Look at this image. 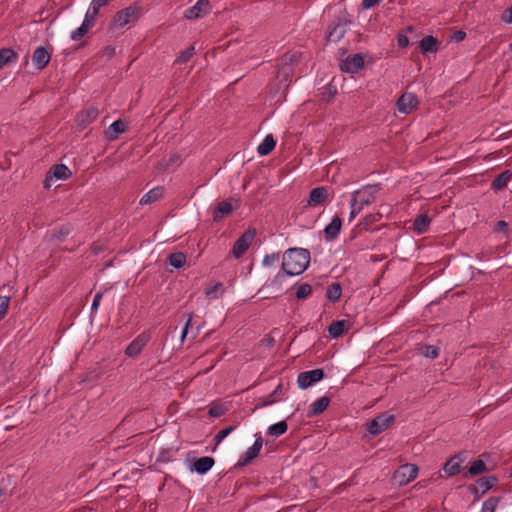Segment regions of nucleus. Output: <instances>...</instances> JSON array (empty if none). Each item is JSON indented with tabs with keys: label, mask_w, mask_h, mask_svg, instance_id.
Here are the masks:
<instances>
[{
	"label": "nucleus",
	"mask_w": 512,
	"mask_h": 512,
	"mask_svg": "<svg viewBox=\"0 0 512 512\" xmlns=\"http://www.w3.org/2000/svg\"><path fill=\"white\" fill-rule=\"evenodd\" d=\"M397 109L400 113L409 114L418 105V98L414 93H403L397 100Z\"/></svg>",
	"instance_id": "nucleus-15"
},
{
	"label": "nucleus",
	"mask_w": 512,
	"mask_h": 512,
	"mask_svg": "<svg viewBox=\"0 0 512 512\" xmlns=\"http://www.w3.org/2000/svg\"><path fill=\"white\" fill-rule=\"evenodd\" d=\"M378 191L379 187L377 185H366L353 192L351 202H358L362 207L370 205L375 201Z\"/></svg>",
	"instance_id": "nucleus-4"
},
{
	"label": "nucleus",
	"mask_w": 512,
	"mask_h": 512,
	"mask_svg": "<svg viewBox=\"0 0 512 512\" xmlns=\"http://www.w3.org/2000/svg\"><path fill=\"white\" fill-rule=\"evenodd\" d=\"M364 57L362 54L357 53L352 56H348L345 60L340 63V70L345 73H357L364 67Z\"/></svg>",
	"instance_id": "nucleus-12"
},
{
	"label": "nucleus",
	"mask_w": 512,
	"mask_h": 512,
	"mask_svg": "<svg viewBox=\"0 0 512 512\" xmlns=\"http://www.w3.org/2000/svg\"><path fill=\"white\" fill-rule=\"evenodd\" d=\"M511 173L507 170L495 177V179L492 181V188L500 190L507 186L508 180L511 178Z\"/></svg>",
	"instance_id": "nucleus-37"
},
{
	"label": "nucleus",
	"mask_w": 512,
	"mask_h": 512,
	"mask_svg": "<svg viewBox=\"0 0 512 512\" xmlns=\"http://www.w3.org/2000/svg\"><path fill=\"white\" fill-rule=\"evenodd\" d=\"M382 0H362V7L363 9H370L374 6L378 5Z\"/></svg>",
	"instance_id": "nucleus-56"
},
{
	"label": "nucleus",
	"mask_w": 512,
	"mask_h": 512,
	"mask_svg": "<svg viewBox=\"0 0 512 512\" xmlns=\"http://www.w3.org/2000/svg\"><path fill=\"white\" fill-rule=\"evenodd\" d=\"M89 29L88 20H83L81 26L71 33V39L73 41H79L88 33Z\"/></svg>",
	"instance_id": "nucleus-41"
},
{
	"label": "nucleus",
	"mask_w": 512,
	"mask_h": 512,
	"mask_svg": "<svg viewBox=\"0 0 512 512\" xmlns=\"http://www.w3.org/2000/svg\"><path fill=\"white\" fill-rule=\"evenodd\" d=\"M329 196L328 188L325 186H319L313 188L309 193L307 205L309 207H316L323 204Z\"/></svg>",
	"instance_id": "nucleus-18"
},
{
	"label": "nucleus",
	"mask_w": 512,
	"mask_h": 512,
	"mask_svg": "<svg viewBox=\"0 0 512 512\" xmlns=\"http://www.w3.org/2000/svg\"><path fill=\"white\" fill-rule=\"evenodd\" d=\"M288 430L286 421H279L271 426L267 430V434L273 437H279L285 434Z\"/></svg>",
	"instance_id": "nucleus-36"
},
{
	"label": "nucleus",
	"mask_w": 512,
	"mask_h": 512,
	"mask_svg": "<svg viewBox=\"0 0 512 512\" xmlns=\"http://www.w3.org/2000/svg\"><path fill=\"white\" fill-rule=\"evenodd\" d=\"M350 205H351V211H350V215H349V221L351 222L356 217V215H358L360 213V211L363 209V207L361 205H359L358 202L350 201Z\"/></svg>",
	"instance_id": "nucleus-51"
},
{
	"label": "nucleus",
	"mask_w": 512,
	"mask_h": 512,
	"mask_svg": "<svg viewBox=\"0 0 512 512\" xmlns=\"http://www.w3.org/2000/svg\"><path fill=\"white\" fill-rule=\"evenodd\" d=\"M464 457L461 453L454 455L443 466V471L448 477H452L460 473L461 463L464 461Z\"/></svg>",
	"instance_id": "nucleus-22"
},
{
	"label": "nucleus",
	"mask_w": 512,
	"mask_h": 512,
	"mask_svg": "<svg viewBox=\"0 0 512 512\" xmlns=\"http://www.w3.org/2000/svg\"><path fill=\"white\" fill-rule=\"evenodd\" d=\"M126 129V124L122 120H116L104 131L105 138L108 141H114L120 134L124 133Z\"/></svg>",
	"instance_id": "nucleus-25"
},
{
	"label": "nucleus",
	"mask_w": 512,
	"mask_h": 512,
	"mask_svg": "<svg viewBox=\"0 0 512 512\" xmlns=\"http://www.w3.org/2000/svg\"><path fill=\"white\" fill-rule=\"evenodd\" d=\"M263 446V438L261 435H256L255 442L248 448V450L239 458L235 467H244L252 462L253 459L258 457Z\"/></svg>",
	"instance_id": "nucleus-10"
},
{
	"label": "nucleus",
	"mask_w": 512,
	"mask_h": 512,
	"mask_svg": "<svg viewBox=\"0 0 512 512\" xmlns=\"http://www.w3.org/2000/svg\"><path fill=\"white\" fill-rule=\"evenodd\" d=\"M256 235L255 229H248L235 242L231 253L235 258H240L250 247Z\"/></svg>",
	"instance_id": "nucleus-8"
},
{
	"label": "nucleus",
	"mask_w": 512,
	"mask_h": 512,
	"mask_svg": "<svg viewBox=\"0 0 512 512\" xmlns=\"http://www.w3.org/2000/svg\"><path fill=\"white\" fill-rule=\"evenodd\" d=\"M430 223L431 219L427 214H420L413 222V231L417 234H423L429 229Z\"/></svg>",
	"instance_id": "nucleus-28"
},
{
	"label": "nucleus",
	"mask_w": 512,
	"mask_h": 512,
	"mask_svg": "<svg viewBox=\"0 0 512 512\" xmlns=\"http://www.w3.org/2000/svg\"><path fill=\"white\" fill-rule=\"evenodd\" d=\"M191 321H192V314H189L188 316V319L185 323V326L182 330V333H181V340L184 341V339L186 338V336L188 335V330H189V327L191 325Z\"/></svg>",
	"instance_id": "nucleus-57"
},
{
	"label": "nucleus",
	"mask_w": 512,
	"mask_h": 512,
	"mask_svg": "<svg viewBox=\"0 0 512 512\" xmlns=\"http://www.w3.org/2000/svg\"><path fill=\"white\" fill-rule=\"evenodd\" d=\"M194 51H195L194 46L193 45L189 46L188 48H186L184 51L181 52V54L177 57L175 62L178 64H183V63L188 62L194 55Z\"/></svg>",
	"instance_id": "nucleus-44"
},
{
	"label": "nucleus",
	"mask_w": 512,
	"mask_h": 512,
	"mask_svg": "<svg viewBox=\"0 0 512 512\" xmlns=\"http://www.w3.org/2000/svg\"><path fill=\"white\" fill-rule=\"evenodd\" d=\"M150 336L146 333L139 334L125 349V355L136 358L149 342Z\"/></svg>",
	"instance_id": "nucleus-14"
},
{
	"label": "nucleus",
	"mask_w": 512,
	"mask_h": 512,
	"mask_svg": "<svg viewBox=\"0 0 512 512\" xmlns=\"http://www.w3.org/2000/svg\"><path fill=\"white\" fill-rule=\"evenodd\" d=\"M418 466L412 463L401 465L393 475L394 480L400 485H406L417 477Z\"/></svg>",
	"instance_id": "nucleus-7"
},
{
	"label": "nucleus",
	"mask_w": 512,
	"mask_h": 512,
	"mask_svg": "<svg viewBox=\"0 0 512 512\" xmlns=\"http://www.w3.org/2000/svg\"><path fill=\"white\" fill-rule=\"evenodd\" d=\"M227 412V408L223 404H216L209 408L208 415L210 417H221Z\"/></svg>",
	"instance_id": "nucleus-46"
},
{
	"label": "nucleus",
	"mask_w": 512,
	"mask_h": 512,
	"mask_svg": "<svg viewBox=\"0 0 512 512\" xmlns=\"http://www.w3.org/2000/svg\"><path fill=\"white\" fill-rule=\"evenodd\" d=\"M10 298L0 296V321L5 317L9 308Z\"/></svg>",
	"instance_id": "nucleus-48"
},
{
	"label": "nucleus",
	"mask_w": 512,
	"mask_h": 512,
	"mask_svg": "<svg viewBox=\"0 0 512 512\" xmlns=\"http://www.w3.org/2000/svg\"><path fill=\"white\" fill-rule=\"evenodd\" d=\"M439 41L432 35L424 36L419 42L420 51L425 53H433L438 50Z\"/></svg>",
	"instance_id": "nucleus-26"
},
{
	"label": "nucleus",
	"mask_w": 512,
	"mask_h": 512,
	"mask_svg": "<svg viewBox=\"0 0 512 512\" xmlns=\"http://www.w3.org/2000/svg\"><path fill=\"white\" fill-rule=\"evenodd\" d=\"M103 294L104 292L103 291H100V292H97L94 296V299L92 301V304H91V313H96L98 308H99V305H100V301L103 297Z\"/></svg>",
	"instance_id": "nucleus-52"
},
{
	"label": "nucleus",
	"mask_w": 512,
	"mask_h": 512,
	"mask_svg": "<svg viewBox=\"0 0 512 512\" xmlns=\"http://www.w3.org/2000/svg\"><path fill=\"white\" fill-rule=\"evenodd\" d=\"M336 94H337V88L332 84H328L325 87V91L323 92L322 95H323V99L329 102Z\"/></svg>",
	"instance_id": "nucleus-49"
},
{
	"label": "nucleus",
	"mask_w": 512,
	"mask_h": 512,
	"mask_svg": "<svg viewBox=\"0 0 512 512\" xmlns=\"http://www.w3.org/2000/svg\"><path fill=\"white\" fill-rule=\"evenodd\" d=\"M276 146V140L273 135H267L264 140L259 144L257 152L261 156L269 155Z\"/></svg>",
	"instance_id": "nucleus-29"
},
{
	"label": "nucleus",
	"mask_w": 512,
	"mask_h": 512,
	"mask_svg": "<svg viewBox=\"0 0 512 512\" xmlns=\"http://www.w3.org/2000/svg\"><path fill=\"white\" fill-rule=\"evenodd\" d=\"M164 194V187L158 186L150 191H148L143 197L140 199L141 205H147L150 204L158 199H160Z\"/></svg>",
	"instance_id": "nucleus-30"
},
{
	"label": "nucleus",
	"mask_w": 512,
	"mask_h": 512,
	"mask_svg": "<svg viewBox=\"0 0 512 512\" xmlns=\"http://www.w3.org/2000/svg\"><path fill=\"white\" fill-rule=\"evenodd\" d=\"M420 350L422 355L430 359H435L439 355V348L434 345H424Z\"/></svg>",
	"instance_id": "nucleus-43"
},
{
	"label": "nucleus",
	"mask_w": 512,
	"mask_h": 512,
	"mask_svg": "<svg viewBox=\"0 0 512 512\" xmlns=\"http://www.w3.org/2000/svg\"><path fill=\"white\" fill-rule=\"evenodd\" d=\"M103 52L108 57H113L115 55V47H113V46H106L104 48Z\"/></svg>",
	"instance_id": "nucleus-63"
},
{
	"label": "nucleus",
	"mask_w": 512,
	"mask_h": 512,
	"mask_svg": "<svg viewBox=\"0 0 512 512\" xmlns=\"http://www.w3.org/2000/svg\"><path fill=\"white\" fill-rule=\"evenodd\" d=\"M88 14L92 15V16H95L97 17L98 16V13H99V8L97 6H95L92 2H91V5L87 11Z\"/></svg>",
	"instance_id": "nucleus-61"
},
{
	"label": "nucleus",
	"mask_w": 512,
	"mask_h": 512,
	"mask_svg": "<svg viewBox=\"0 0 512 512\" xmlns=\"http://www.w3.org/2000/svg\"><path fill=\"white\" fill-rule=\"evenodd\" d=\"M51 54L45 46H39L32 55V62L38 70H43L50 62Z\"/></svg>",
	"instance_id": "nucleus-17"
},
{
	"label": "nucleus",
	"mask_w": 512,
	"mask_h": 512,
	"mask_svg": "<svg viewBox=\"0 0 512 512\" xmlns=\"http://www.w3.org/2000/svg\"><path fill=\"white\" fill-rule=\"evenodd\" d=\"M278 260H279V253H272V254L265 255L262 263L264 266H270V265H273Z\"/></svg>",
	"instance_id": "nucleus-50"
},
{
	"label": "nucleus",
	"mask_w": 512,
	"mask_h": 512,
	"mask_svg": "<svg viewBox=\"0 0 512 512\" xmlns=\"http://www.w3.org/2000/svg\"><path fill=\"white\" fill-rule=\"evenodd\" d=\"M498 482V478L495 475H491L488 477L479 478L476 485H469L468 490L471 494L474 495V500H478L482 495H484L488 490L493 488L495 484Z\"/></svg>",
	"instance_id": "nucleus-9"
},
{
	"label": "nucleus",
	"mask_w": 512,
	"mask_h": 512,
	"mask_svg": "<svg viewBox=\"0 0 512 512\" xmlns=\"http://www.w3.org/2000/svg\"><path fill=\"white\" fill-rule=\"evenodd\" d=\"M99 111L95 107H89L76 116V125L79 130L85 129L98 117Z\"/></svg>",
	"instance_id": "nucleus-16"
},
{
	"label": "nucleus",
	"mask_w": 512,
	"mask_h": 512,
	"mask_svg": "<svg viewBox=\"0 0 512 512\" xmlns=\"http://www.w3.org/2000/svg\"><path fill=\"white\" fill-rule=\"evenodd\" d=\"M508 230V223L504 220H500L495 225V231L496 232H503L506 233Z\"/></svg>",
	"instance_id": "nucleus-55"
},
{
	"label": "nucleus",
	"mask_w": 512,
	"mask_h": 512,
	"mask_svg": "<svg viewBox=\"0 0 512 512\" xmlns=\"http://www.w3.org/2000/svg\"><path fill=\"white\" fill-rule=\"evenodd\" d=\"M466 38V32L462 30L455 31L452 36L451 40H454L456 42H460Z\"/></svg>",
	"instance_id": "nucleus-54"
},
{
	"label": "nucleus",
	"mask_w": 512,
	"mask_h": 512,
	"mask_svg": "<svg viewBox=\"0 0 512 512\" xmlns=\"http://www.w3.org/2000/svg\"><path fill=\"white\" fill-rule=\"evenodd\" d=\"M488 471L485 462L481 459L474 461L468 469L467 474L470 476H477L481 473Z\"/></svg>",
	"instance_id": "nucleus-38"
},
{
	"label": "nucleus",
	"mask_w": 512,
	"mask_h": 512,
	"mask_svg": "<svg viewBox=\"0 0 512 512\" xmlns=\"http://www.w3.org/2000/svg\"><path fill=\"white\" fill-rule=\"evenodd\" d=\"M18 58V54L12 48H1L0 49V69L5 65L15 62Z\"/></svg>",
	"instance_id": "nucleus-31"
},
{
	"label": "nucleus",
	"mask_w": 512,
	"mask_h": 512,
	"mask_svg": "<svg viewBox=\"0 0 512 512\" xmlns=\"http://www.w3.org/2000/svg\"><path fill=\"white\" fill-rule=\"evenodd\" d=\"M141 14V7L138 5H130L118 12L113 17L110 29L123 28L125 25L138 20Z\"/></svg>",
	"instance_id": "nucleus-2"
},
{
	"label": "nucleus",
	"mask_w": 512,
	"mask_h": 512,
	"mask_svg": "<svg viewBox=\"0 0 512 512\" xmlns=\"http://www.w3.org/2000/svg\"><path fill=\"white\" fill-rule=\"evenodd\" d=\"M329 403L330 398L328 396L320 397L312 404H310L307 411V417H315L322 414L329 406Z\"/></svg>",
	"instance_id": "nucleus-24"
},
{
	"label": "nucleus",
	"mask_w": 512,
	"mask_h": 512,
	"mask_svg": "<svg viewBox=\"0 0 512 512\" xmlns=\"http://www.w3.org/2000/svg\"><path fill=\"white\" fill-rule=\"evenodd\" d=\"M325 378V372L322 368L304 371L298 374L297 383L300 389H308L315 383Z\"/></svg>",
	"instance_id": "nucleus-6"
},
{
	"label": "nucleus",
	"mask_w": 512,
	"mask_h": 512,
	"mask_svg": "<svg viewBox=\"0 0 512 512\" xmlns=\"http://www.w3.org/2000/svg\"><path fill=\"white\" fill-rule=\"evenodd\" d=\"M186 259H187L186 255L183 252H175V253H171L168 256V263L172 267H174L176 269H180L185 265Z\"/></svg>",
	"instance_id": "nucleus-35"
},
{
	"label": "nucleus",
	"mask_w": 512,
	"mask_h": 512,
	"mask_svg": "<svg viewBox=\"0 0 512 512\" xmlns=\"http://www.w3.org/2000/svg\"><path fill=\"white\" fill-rule=\"evenodd\" d=\"M88 14L92 15V16H95L97 17L98 16V13H99V8L97 6H95L92 2H91V5L87 11Z\"/></svg>",
	"instance_id": "nucleus-60"
},
{
	"label": "nucleus",
	"mask_w": 512,
	"mask_h": 512,
	"mask_svg": "<svg viewBox=\"0 0 512 512\" xmlns=\"http://www.w3.org/2000/svg\"><path fill=\"white\" fill-rule=\"evenodd\" d=\"M397 41H398V46L401 47V48H406L410 44L408 37L406 35H403V34H400L398 36Z\"/></svg>",
	"instance_id": "nucleus-58"
},
{
	"label": "nucleus",
	"mask_w": 512,
	"mask_h": 512,
	"mask_svg": "<svg viewBox=\"0 0 512 512\" xmlns=\"http://www.w3.org/2000/svg\"><path fill=\"white\" fill-rule=\"evenodd\" d=\"M84 20H88V27L91 28L95 25L96 17L86 13Z\"/></svg>",
	"instance_id": "nucleus-62"
},
{
	"label": "nucleus",
	"mask_w": 512,
	"mask_h": 512,
	"mask_svg": "<svg viewBox=\"0 0 512 512\" xmlns=\"http://www.w3.org/2000/svg\"><path fill=\"white\" fill-rule=\"evenodd\" d=\"M235 429L234 426H228L223 429H221L215 436V446L219 445L233 430ZM216 447L213 448V451H215Z\"/></svg>",
	"instance_id": "nucleus-45"
},
{
	"label": "nucleus",
	"mask_w": 512,
	"mask_h": 512,
	"mask_svg": "<svg viewBox=\"0 0 512 512\" xmlns=\"http://www.w3.org/2000/svg\"><path fill=\"white\" fill-rule=\"evenodd\" d=\"M502 497H490L483 502L481 512H495L498 503Z\"/></svg>",
	"instance_id": "nucleus-42"
},
{
	"label": "nucleus",
	"mask_w": 512,
	"mask_h": 512,
	"mask_svg": "<svg viewBox=\"0 0 512 512\" xmlns=\"http://www.w3.org/2000/svg\"><path fill=\"white\" fill-rule=\"evenodd\" d=\"M261 343L267 347L274 346L275 340L270 335L266 336L264 339L261 340Z\"/></svg>",
	"instance_id": "nucleus-59"
},
{
	"label": "nucleus",
	"mask_w": 512,
	"mask_h": 512,
	"mask_svg": "<svg viewBox=\"0 0 512 512\" xmlns=\"http://www.w3.org/2000/svg\"><path fill=\"white\" fill-rule=\"evenodd\" d=\"M380 213L366 215L358 224L360 230H368L370 226L381 219Z\"/></svg>",
	"instance_id": "nucleus-39"
},
{
	"label": "nucleus",
	"mask_w": 512,
	"mask_h": 512,
	"mask_svg": "<svg viewBox=\"0 0 512 512\" xmlns=\"http://www.w3.org/2000/svg\"><path fill=\"white\" fill-rule=\"evenodd\" d=\"M342 227V219L335 215L331 222L324 228V237L326 241H333L335 240L338 235L340 234Z\"/></svg>",
	"instance_id": "nucleus-21"
},
{
	"label": "nucleus",
	"mask_w": 512,
	"mask_h": 512,
	"mask_svg": "<svg viewBox=\"0 0 512 512\" xmlns=\"http://www.w3.org/2000/svg\"><path fill=\"white\" fill-rule=\"evenodd\" d=\"M282 391L283 384L279 383L267 397L261 399V401L256 404L254 410L274 404L278 400V396L282 393Z\"/></svg>",
	"instance_id": "nucleus-27"
},
{
	"label": "nucleus",
	"mask_w": 512,
	"mask_h": 512,
	"mask_svg": "<svg viewBox=\"0 0 512 512\" xmlns=\"http://www.w3.org/2000/svg\"><path fill=\"white\" fill-rule=\"evenodd\" d=\"M347 23H351V21H347L346 19L338 18L337 23L334 25V27L329 31V33L327 35V41L328 42H338L339 40H341L346 33L345 26Z\"/></svg>",
	"instance_id": "nucleus-23"
},
{
	"label": "nucleus",
	"mask_w": 512,
	"mask_h": 512,
	"mask_svg": "<svg viewBox=\"0 0 512 512\" xmlns=\"http://www.w3.org/2000/svg\"><path fill=\"white\" fill-rule=\"evenodd\" d=\"M69 234H70V228L67 226H62L58 230L53 231L52 238L62 242L66 239V237Z\"/></svg>",
	"instance_id": "nucleus-47"
},
{
	"label": "nucleus",
	"mask_w": 512,
	"mask_h": 512,
	"mask_svg": "<svg viewBox=\"0 0 512 512\" xmlns=\"http://www.w3.org/2000/svg\"><path fill=\"white\" fill-rule=\"evenodd\" d=\"M310 252L305 248H289L282 257L281 268L283 273H278L271 281V286L280 285L286 276L302 274L309 267Z\"/></svg>",
	"instance_id": "nucleus-1"
},
{
	"label": "nucleus",
	"mask_w": 512,
	"mask_h": 512,
	"mask_svg": "<svg viewBox=\"0 0 512 512\" xmlns=\"http://www.w3.org/2000/svg\"><path fill=\"white\" fill-rule=\"evenodd\" d=\"M240 207V199L230 197L218 203L213 211V220L219 222Z\"/></svg>",
	"instance_id": "nucleus-5"
},
{
	"label": "nucleus",
	"mask_w": 512,
	"mask_h": 512,
	"mask_svg": "<svg viewBox=\"0 0 512 512\" xmlns=\"http://www.w3.org/2000/svg\"><path fill=\"white\" fill-rule=\"evenodd\" d=\"M214 464V458L204 456L195 459V461L193 462L189 469L191 472H196L199 475H204L214 466Z\"/></svg>",
	"instance_id": "nucleus-19"
},
{
	"label": "nucleus",
	"mask_w": 512,
	"mask_h": 512,
	"mask_svg": "<svg viewBox=\"0 0 512 512\" xmlns=\"http://www.w3.org/2000/svg\"><path fill=\"white\" fill-rule=\"evenodd\" d=\"M300 58H301V53L289 51V52H286L285 54H283L277 61H279V63H282L284 65H289L293 68L294 65H296L300 62Z\"/></svg>",
	"instance_id": "nucleus-33"
},
{
	"label": "nucleus",
	"mask_w": 512,
	"mask_h": 512,
	"mask_svg": "<svg viewBox=\"0 0 512 512\" xmlns=\"http://www.w3.org/2000/svg\"><path fill=\"white\" fill-rule=\"evenodd\" d=\"M341 293H342L341 285L339 283L335 282L328 286L327 291H326V297L330 302L335 303L340 299Z\"/></svg>",
	"instance_id": "nucleus-34"
},
{
	"label": "nucleus",
	"mask_w": 512,
	"mask_h": 512,
	"mask_svg": "<svg viewBox=\"0 0 512 512\" xmlns=\"http://www.w3.org/2000/svg\"><path fill=\"white\" fill-rule=\"evenodd\" d=\"M72 175L70 169L64 164L53 165L44 180V187L49 189L51 187L50 181L55 178L57 180H66Z\"/></svg>",
	"instance_id": "nucleus-11"
},
{
	"label": "nucleus",
	"mask_w": 512,
	"mask_h": 512,
	"mask_svg": "<svg viewBox=\"0 0 512 512\" xmlns=\"http://www.w3.org/2000/svg\"><path fill=\"white\" fill-rule=\"evenodd\" d=\"M346 320H336L328 326V333L332 338L342 336L346 330Z\"/></svg>",
	"instance_id": "nucleus-32"
},
{
	"label": "nucleus",
	"mask_w": 512,
	"mask_h": 512,
	"mask_svg": "<svg viewBox=\"0 0 512 512\" xmlns=\"http://www.w3.org/2000/svg\"><path fill=\"white\" fill-rule=\"evenodd\" d=\"M222 286V283L218 282L215 286L211 287V288H208L206 290V295L207 296H211L212 294H214L216 292V290Z\"/></svg>",
	"instance_id": "nucleus-64"
},
{
	"label": "nucleus",
	"mask_w": 512,
	"mask_h": 512,
	"mask_svg": "<svg viewBox=\"0 0 512 512\" xmlns=\"http://www.w3.org/2000/svg\"><path fill=\"white\" fill-rule=\"evenodd\" d=\"M211 6L209 0H198L195 5L188 8L184 12L186 19H199L210 12Z\"/></svg>",
	"instance_id": "nucleus-13"
},
{
	"label": "nucleus",
	"mask_w": 512,
	"mask_h": 512,
	"mask_svg": "<svg viewBox=\"0 0 512 512\" xmlns=\"http://www.w3.org/2000/svg\"><path fill=\"white\" fill-rule=\"evenodd\" d=\"M501 20L504 23L512 24V5L502 13Z\"/></svg>",
	"instance_id": "nucleus-53"
},
{
	"label": "nucleus",
	"mask_w": 512,
	"mask_h": 512,
	"mask_svg": "<svg viewBox=\"0 0 512 512\" xmlns=\"http://www.w3.org/2000/svg\"><path fill=\"white\" fill-rule=\"evenodd\" d=\"M395 422V415L384 412L366 423V429L372 436H377Z\"/></svg>",
	"instance_id": "nucleus-3"
},
{
	"label": "nucleus",
	"mask_w": 512,
	"mask_h": 512,
	"mask_svg": "<svg viewBox=\"0 0 512 512\" xmlns=\"http://www.w3.org/2000/svg\"><path fill=\"white\" fill-rule=\"evenodd\" d=\"M312 294V286L308 283H301L295 292L297 300H304Z\"/></svg>",
	"instance_id": "nucleus-40"
},
{
	"label": "nucleus",
	"mask_w": 512,
	"mask_h": 512,
	"mask_svg": "<svg viewBox=\"0 0 512 512\" xmlns=\"http://www.w3.org/2000/svg\"><path fill=\"white\" fill-rule=\"evenodd\" d=\"M294 74V68L289 65H284L277 61V75L276 78L279 81L280 85L284 88H287L292 82V76Z\"/></svg>",
	"instance_id": "nucleus-20"
}]
</instances>
